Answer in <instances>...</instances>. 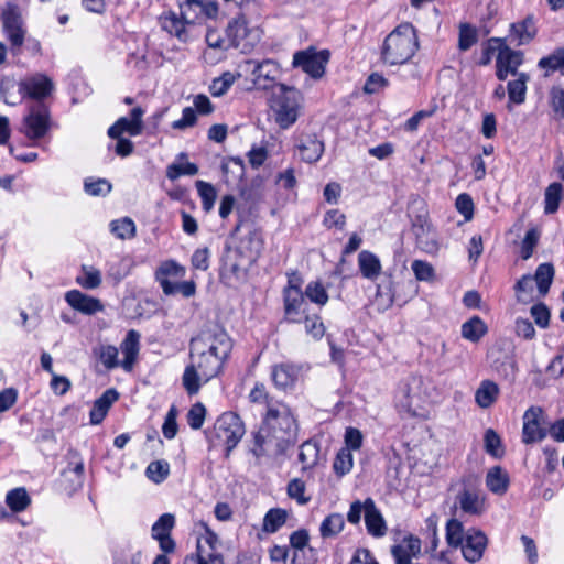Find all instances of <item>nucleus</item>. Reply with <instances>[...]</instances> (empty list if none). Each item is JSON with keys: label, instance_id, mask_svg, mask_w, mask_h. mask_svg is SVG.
<instances>
[{"label": "nucleus", "instance_id": "c03bdc74", "mask_svg": "<svg viewBox=\"0 0 564 564\" xmlns=\"http://www.w3.org/2000/svg\"><path fill=\"white\" fill-rule=\"evenodd\" d=\"M466 539V532L463 523L457 519H451L446 523V541L449 546L458 547L463 545Z\"/></svg>", "mask_w": 564, "mask_h": 564}, {"label": "nucleus", "instance_id": "774afa93", "mask_svg": "<svg viewBox=\"0 0 564 564\" xmlns=\"http://www.w3.org/2000/svg\"><path fill=\"white\" fill-rule=\"evenodd\" d=\"M456 208L464 216L465 220H470L474 215V203L470 195L463 193L456 198Z\"/></svg>", "mask_w": 564, "mask_h": 564}, {"label": "nucleus", "instance_id": "69168bd1", "mask_svg": "<svg viewBox=\"0 0 564 564\" xmlns=\"http://www.w3.org/2000/svg\"><path fill=\"white\" fill-rule=\"evenodd\" d=\"M531 315L535 324L541 328H546L550 324V311L543 303L534 304L531 310Z\"/></svg>", "mask_w": 564, "mask_h": 564}, {"label": "nucleus", "instance_id": "1a4fd4ad", "mask_svg": "<svg viewBox=\"0 0 564 564\" xmlns=\"http://www.w3.org/2000/svg\"><path fill=\"white\" fill-rule=\"evenodd\" d=\"M425 401L426 387L423 377L412 375L400 383L397 403L410 416L421 415Z\"/></svg>", "mask_w": 564, "mask_h": 564}, {"label": "nucleus", "instance_id": "f3484780", "mask_svg": "<svg viewBox=\"0 0 564 564\" xmlns=\"http://www.w3.org/2000/svg\"><path fill=\"white\" fill-rule=\"evenodd\" d=\"M144 110L141 107H134L130 111V117L119 118L109 129V138H118L123 133H128L132 137L139 135L143 130V117Z\"/></svg>", "mask_w": 564, "mask_h": 564}, {"label": "nucleus", "instance_id": "2eb2a0df", "mask_svg": "<svg viewBox=\"0 0 564 564\" xmlns=\"http://www.w3.org/2000/svg\"><path fill=\"white\" fill-rule=\"evenodd\" d=\"M23 126V132L29 139L43 138L51 126L48 107L43 102L33 105L29 115L24 118Z\"/></svg>", "mask_w": 564, "mask_h": 564}, {"label": "nucleus", "instance_id": "dca6fc26", "mask_svg": "<svg viewBox=\"0 0 564 564\" xmlns=\"http://www.w3.org/2000/svg\"><path fill=\"white\" fill-rule=\"evenodd\" d=\"M523 63V53L510 48L506 43L499 46L496 58V76L499 80H505L509 75L520 74L518 67Z\"/></svg>", "mask_w": 564, "mask_h": 564}, {"label": "nucleus", "instance_id": "5fc2aeb1", "mask_svg": "<svg viewBox=\"0 0 564 564\" xmlns=\"http://www.w3.org/2000/svg\"><path fill=\"white\" fill-rule=\"evenodd\" d=\"M485 449L492 457L500 458L503 456V447L500 436L492 430L488 429L484 436Z\"/></svg>", "mask_w": 564, "mask_h": 564}, {"label": "nucleus", "instance_id": "79ce46f5", "mask_svg": "<svg viewBox=\"0 0 564 564\" xmlns=\"http://www.w3.org/2000/svg\"><path fill=\"white\" fill-rule=\"evenodd\" d=\"M518 302L529 303L534 300V280L532 275L525 274L514 285Z\"/></svg>", "mask_w": 564, "mask_h": 564}, {"label": "nucleus", "instance_id": "4c0bfd02", "mask_svg": "<svg viewBox=\"0 0 564 564\" xmlns=\"http://www.w3.org/2000/svg\"><path fill=\"white\" fill-rule=\"evenodd\" d=\"M6 503L12 512H22L31 505V498L23 487L8 491Z\"/></svg>", "mask_w": 564, "mask_h": 564}, {"label": "nucleus", "instance_id": "052dcab7", "mask_svg": "<svg viewBox=\"0 0 564 564\" xmlns=\"http://www.w3.org/2000/svg\"><path fill=\"white\" fill-rule=\"evenodd\" d=\"M540 234L535 228L529 229L521 243V258L528 260L538 245Z\"/></svg>", "mask_w": 564, "mask_h": 564}, {"label": "nucleus", "instance_id": "f8f14e48", "mask_svg": "<svg viewBox=\"0 0 564 564\" xmlns=\"http://www.w3.org/2000/svg\"><path fill=\"white\" fill-rule=\"evenodd\" d=\"M254 259L246 257L239 248L227 247L221 258L220 278L226 283L245 280Z\"/></svg>", "mask_w": 564, "mask_h": 564}, {"label": "nucleus", "instance_id": "5701e85b", "mask_svg": "<svg viewBox=\"0 0 564 564\" xmlns=\"http://www.w3.org/2000/svg\"><path fill=\"white\" fill-rule=\"evenodd\" d=\"M174 516L171 513H163L152 525V538L159 542L160 549L164 553H172L175 550V542L171 538V531L174 528Z\"/></svg>", "mask_w": 564, "mask_h": 564}, {"label": "nucleus", "instance_id": "393cba45", "mask_svg": "<svg viewBox=\"0 0 564 564\" xmlns=\"http://www.w3.org/2000/svg\"><path fill=\"white\" fill-rule=\"evenodd\" d=\"M65 301L74 310L86 315H94L104 311V304L99 299L87 295L78 290L66 292Z\"/></svg>", "mask_w": 564, "mask_h": 564}, {"label": "nucleus", "instance_id": "0e129e2a", "mask_svg": "<svg viewBox=\"0 0 564 564\" xmlns=\"http://www.w3.org/2000/svg\"><path fill=\"white\" fill-rule=\"evenodd\" d=\"M411 268L419 281H431L434 278V268L426 261L414 260Z\"/></svg>", "mask_w": 564, "mask_h": 564}, {"label": "nucleus", "instance_id": "c756f323", "mask_svg": "<svg viewBox=\"0 0 564 564\" xmlns=\"http://www.w3.org/2000/svg\"><path fill=\"white\" fill-rule=\"evenodd\" d=\"M118 398L119 393L116 389L106 390L93 404L89 413L90 423L94 425L100 424Z\"/></svg>", "mask_w": 564, "mask_h": 564}, {"label": "nucleus", "instance_id": "a19ab883", "mask_svg": "<svg viewBox=\"0 0 564 564\" xmlns=\"http://www.w3.org/2000/svg\"><path fill=\"white\" fill-rule=\"evenodd\" d=\"M344 525V517L340 513H332L327 516L321 523V535L324 539L336 536L338 533L341 532Z\"/></svg>", "mask_w": 564, "mask_h": 564}, {"label": "nucleus", "instance_id": "4468645a", "mask_svg": "<svg viewBox=\"0 0 564 564\" xmlns=\"http://www.w3.org/2000/svg\"><path fill=\"white\" fill-rule=\"evenodd\" d=\"M54 90L53 80L42 73L25 76L18 83L19 99L30 98L42 100Z\"/></svg>", "mask_w": 564, "mask_h": 564}, {"label": "nucleus", "instance_id": "680f3d73", "mask_svg": "<svg viewBox=\"0 0 564 564\" xmlns=\"http://www.w3.org/2000/svg\"><path fill=\"white\" fill-rule=\"evenodd\" d=\"M206 408L203 403L197 402L189 409L187 413V423L193 430H198L204 424Z\"/></svg>", "mask_w": 564, "mask_h": 564}, {"label": "nucleus", "instance_id": "a18cd8bd", "mask_svg": "<svg viewBox=\"0 0 564 564\" xmlns=\"http://www.w3.org/2000/svg\"><path fill=\"white\" fill-rule=\"evenodd\" d=\"M76 282L86 290L97 289L101 284V273L94 267L83 265Z\"/></svg>", "mask_w": 564, "mask_h": 564}, {"label": "nucleus", "instance_id": "6e6d98bb", "mask_svg": "<svg viewBox=\"0 0 564 564\" xmlns=\"http://www.w3.org/2000/svg\"><path fill=\"white\" fill-rule=\"evenodd\" d=\"M84 188L91 196H106L110 193L112 185L106 178H87L85 180Z\"/></svg>", "mask_w": 564, "mask_h": 564}, {"label": "nucleus", "instance_id": "8fccbe9b", "mask_svg": "<svg viewBox=\"0 0 564 564\" xmlns=\"http://www.w3.org/2000/svg\"><path fill=\"white\" fill-rule=\"evenodd\" d=\"M478 42V31L469 23L459 25L458 48L463 52L468 51Z\"/></svg>", "mask_w": 564, "mask_h": 564}, {"label": "nucleus", "instance_id": "c85d7f7f", "mask_svg": "<svg viewBox=\"0 0 564 564\" xmlns=\"http://www.w3.org/2000/svg\"><path fill=\"white\" fill-rule=\"evenodd\" d=\"M365 524L367 532L375 538H381L387 533L386 521L372 498H367V513L365 514Z\"/></svg>", "mask_w": 564, "mask_h": 564}, {"label": "nucleus", "instance_id": "7c9ffc66", "mask_svg": "<svg viewBox=\"0 0 564 564\" xmlns=\"http://www.w3.org/2000/svg\"><path fill=\"white\" fill-rule=\"evenodd\" d=\"M500 389L492 380H482L475 392V401L481 409L490 408L498 399Z\"/></svg>", "mask_w": 564, "mask_h": 564}, {"label": "nucleus", "instance_id": "a878e982", "mask_svg": "<svg viewBox=\"0 0 564 564\" xmlns=\"http://www.w3.org/2000/svg\"><path fill=\"white\" fill-rule=\"evenodd\" d=\"M326 58L321 54L308 53L305 51L296 52L293 56V65L301 67L303 72L311 75L313 78H319L325 73Z\"/></svg>", "mask_w": 564, "mask_h": 564}, {"label": "nucleus", "instance_id": "473e14b6", "mask_svg": "<svg viewBox=\"0 0 564 564\" xmlns=\"http://www.w3.org/2000/svg\"><path fill=\"white\" fill-rule=\"evenodd\" d=\"M509 475L500 466L490 468L486 475V486L496 495H505L509 487Z\"/></svg>", "mask_w": 564, "mask_h": 564}, {"label": "nucleus", "instance_id": "3c124183", "mask_svg": "<svg viewBox=\"0 0 564 564\" xmlns=\"http://www.w3.org/2000/svg\"><path fill=\"white\" fill-rule=\"evenodd\" d=\"M241 74L237 76L230 72H225L218 78H215L209 87L210 94L215 97H220L225 95L229 88L234 85L237 77H240Z\"/></svg>", "mask_w": 564, "mask_h": 564}, {"label": "nucleus", "instance_id": "20e7f679", "mask_svg": "<svg viewBox=\"0 0 564 564\" xmlns=\"http://www.w3.org/2000/svg\"><path fill=\"white\" fill-rule=\"evenodd\" d=\"M191 362L185 367L182 383L189 395L198 393L200 380L208 382L216 378L224 368L225 361L205 354L204 351H191Z\"/></svg>", "mask_w": 564, "mask_h": 564}, {"label": "nucleus", "instance_id": "49530a36", "mask_svg": "<svg viewBox=\"0 0 564 564\" xmlns=\"http://www.w3.org/2000/svg\"><path fill=\"white\" fill-rule=\"evenodd\" d=\"M110 231L119 239H131L135 236V225L129 217L116 219L110 223Z\"/></svg>", "mask_w": 564, "mask_h": 564}, {"label": "nucleus", "instance_id": "13d9d810", "mask_svg": "<svg viewBox=\"0 0 564 564\" xmlns=\"http://www.w3.org/2000/svg\"><path fill=\"white\" fill-rule=\"evenodd\" d=\"M304 295L313 303L321 306L325 305L328 301V294L325 288L319 282H310L305 288Z\"/></svg>", "mask_w": 564, "mask_h": 564}, {"label": "nucleus", "instance_id": "7ed1b4c3", "mask_svg": "<svg viewBox=\"0 0 564 564\" xmlns=\"http://www.w3.org/2000/svg\"><path fill=\"white\" fill-rule=\"evenodd\" d=\"M270 116L281 129H289L300 117L303 96L300 90L276 84L269 99Z\"/></svg>", "mask_w": 564, "mask_h": 564}, {"label": "nucleus", "instance_id": "cd10ccee", "mask_svg": "<svg viewBox=\"0 0 564 564\" xmlns=\"http://www.w3.org/2000/svg\"><path fill=\"white\" fill-rule=\"evenodd\" d=\"M120 349L123 354L121 367L124 371L130 372L133 369L139 355L140 334L134 329H130L127 333L126 338L122 340Z\"/></svg>", "mask_w": 564, "mask_h": 564}, {"label": "nucleus", "instance_id": "de8ad7c7", "mask_svg": "<svg viewBox=\"0 0 564 564\" xmlns=\"http://www.w3.org/2000/svg\"><path fill=\"white\" fill-rule=\"evenodd\" d=\"M562 184L557 182H554L546 187L544 195L545 214H553L558 209V205L562 199Z\"/></svg>", "mask_w": 564, "mask_h": 564}, {"label": "nucleus", "instance_id": "ea45409f", "mask_svg": "<svg viewBox=\"0 0 564 564\" xmlns=\"http://www.w3.org/2000/svg\"><path fill=\"white\" fill-rule=\"evenodd\" d=\"M319 447L317 443L306 441L300 446L299 462L302 464V469L306 470L315 466L318 462Z\"/></svg>", "mask_w": 564, "mask_h": 564}, {"label": "nucleus", "instance_id": "58836bf2", "mask_svg": "<svg viewBox=\"0 0 564 564\" xmlns=\"http://www.w3.org/2000/svg\"><path fill=\"white\" fill-rule=\"evenodd\" d=\"M288 512L281 508L270 509L262 523V530L267 533H275L286 522Z\"/></svg>", "mask_w": 564, "mask_h": 564}, {"label": "nucleus", "instance_id": "b1692460", "mask_svg": "<svg viewBox=\"0 0 564 564\" xmlns=\"http://www.w3.org/2000/svg\"><path fill=\"white\" fill-rule=\"evenodd\" d=\"M302 372V366L294 362H281L272 366L271 378L278 389L292 388Z\"/></svg>", "mask_w": 564, "mask_h": 564}, {"label": "nucleus", "instance_id": "72a5a7b5", "mask_svg": "<svg viewBox=\"0 0 564 564\" xmlns=\"http://www.w3.org/2000/svg\"><path fill=\"white\" fill-rule=\"evenodd\" d=\"M488 332V327L479 316H473L462 325V337L470 343H478Z\"/></svg>", "mask_w": 564, "mask_h": 564}, {"label": "nucleus", "instance_id": "ddd939ff", "mask_svg": "<svg viewBox=\"0 0 564 564\" xmlns=\"http://www.w3.org/2000/svg\"><path fill=\"white\" fill-rule=\"evenodd\" d=\"M230 45L240 50L241 53H250L260 41V33L257 29H249L245 15H239L229 22L226 29Z\"/></svg>", "mask_w": 564, "mask_h": 564}, {"label": "nucleus", "instance_id": "bb28decb", "mask_svg": "<svg viewBox=\"0 0 564 564\" xmlns=\"http://www.w3.org/2000/svg\"><path fill=\"white\" fill-rule=\"evenodd\" d=\"M538 34L536 21L533 14L510 24L509 36L516 40L517 45L529 44Z\"/></svg>", "mask_w": 564, "mask_h": 564}, {"label": "nucleus", "instance_id": "9d476101", "mask_svg": "<svg viewBox=\"0 0 564 564\" xmlns=\"http://www.w3.org/2000/svg\"><path fill=\"white\" fill-rule=\"evenodd\" d=\"M0 20L3 33L10 42L11 51L14 54L19 53L25 37V29L19 6L13 2H7L1 8Z\"/></svg>", "mask_w": 564, "mask_h": 564}, {"label": "nucleus", "instance_id": "2f4dec72", "mask_svg": "<svg viewBox=\"0 0 564 564\" xmlns=\"http://www.w3.org/2000/svg\"><path fill=\"white\" fill-rule=\"evenodd\" d=\"M358 267L364 278L376 280L381 273V262L379 258L368 250H362L358 254Z\"/></svg>", "mask_w": 564, "mask_h": 564}, {"label": "nucleus", "instance_id": "37998d69", "mask_svg": "<svg viewBox=\"0 0 564 564\" xmlns=\"http://www.w3.org/2000/svg\"><path fill=\"white\" fill-rule=\"evenodd\" d=\"M538 66L547 72H560L564 75V47H557L552 54L542 57Z\"/></svg>", "mask_w": 564, "mask_h": 564}, {"label": "nucleus", "instance_id": "4be33fe9", "mask_svg": "<svg viewBox=\"0 0 564 564\" xmlns=\"http://www.w3.org/2000/svg\"><path fill=\"white\" fill-rule=\"evenodd\" d=\"M295 149L302 161L315 163L324 153V142L315 133H301L295 139Z\"/></svg>", "mask_w": 564, "mask_h": 564}, {"label": "nucleus", "instance_id": "6e6552de", "mask_svg": "<svg viewBox=\"0 0 564 564\" xmlns=\"http://www.w3.org/2000/svg\"><path fill=\"white\" fill-rule=\"evenodd\" d=\"M245 433L246 427L241 417L235 412H225L216 420L209 441L214 446L224 445L228 456Z\"/></svg>", "mask_w": 564, "mask_h": 564}, {"label": "nucleus", "instance_id": "e433bc0d", "mask_svg": "<svg viewBox=\"0 0 564 564\" xmlns=\"http://www.w3.org/2000/svg\"><path fill=\"white\" fill-rule=\"evenodd\" d=\"M527 73H520L517 78L508 82L507 90L510 102L521 105L525 101L527 83L529 82Z\"/></svg>", "mask_w": 564, "mask_h": 564}, {"label": "nucleus", "instance_id": "f704fd0d", "mask_svg": "<svg viewBox=\"0 0 564 564\" xmlns=\"http://www.w3.org/2000/svg\"><path fill=\"white\" fill-rule=\"evenodd\" d=\"M119 350L112 345H98L93 348V356L100 361L107 370L121 367V361L118 359Z\"/></svg>", "mask_w": 564, "mask_h": 564}, {"label": "nucleus", "instance_id": "412c9836", "mask_svg": "<svg viewBox=\"0 0 564 564\" xmlns=\"http://www.w3.org/2000/svg\"><path fill=\"white\" fill-rule=\"evenodd\" d=\"M186 270L175 260L163 261L155 271V280L160 283L164 294L177 293V284L170 281V278H183Z\"/></svg>", "mask_w": 564, "mask_h": 564}, {"label": "nucleus", "instance_id": "6ab92c4d", "mask_svg": "<svg viewBox=\"0 0 564 564\" xmlns=\"http://www.w3.org/2000/svg\"><path fill=\"white\" fill-rule=\"evenodd\" d=\"M543 410L540 406H531L523 414L522 442L532 444L542 441L546 436V431L541 427L540 420Z\"/></svg>", "mask_w": 564, "mask_h": 564}, {"label": "nucleus", "instance_id": "4d7b16f0", "mask_svg": "<svg viewBox=\"0 0 564 564\" xmlns=\"http://www.w3.org/2000/svg\"><path fill=\"white\" fill-rule=\"evenodd\" d=\"M333 468L334 471L339 476H344L349 473L352 468L351 452L347 448H341L335 457Z\"/></svg>", "mask_w": 564, "mask_h": 564}, {"label": "nucleus", "instance_id": "09e8293b", "mask_svg": "<svg viewBox=\"0 0 564 564\" xmlns=\"http://www.w3.org/2000/svg\"><path fill=\"white\" fill-rule=\"evenodd\" d=\"M195 186L202 199L203 209L207 213L210 212L214 208L217 198L215 187L210 183L200 180L196 181Z\"/></svg>", "mask_w": 564, "mask_h": 564}, {"label": "nucleus", "instance_id": "864d4df0", "mask_svg": "<svg viewBox=\"0 0 564 564\" xmlns=\"http://www.w3.org/2000/svg\"><path fill=\"white\" fill-rule=\"evenodd\" d=\"M145 474L153 482L161 484L170 474V465L165 460L151 462L147 467Z\"/></svg>", "mask_w": 564, "mask_h": 564}, {"label": "nucleus", "instance_id": "c9c22d12", "mask_svg": "<svg viewBox=\"0 0 564 564\" xmlns=\"http://www.w3.org/2000/svg\"><path fill=\"white\" fill-rule=\"evenodd\" d=\"M554 267L552 263H541L536 270L534 275H532L540 296H545L549 293L550 286L554 279Z\"/></svg>", "mask_w": 564, "mask_h": 564}, {"label": "nucleus", "instance_id": "39448f33", "mask_svg": "<svg viewBox=\"0 0 564 564\" xmlns=\"http://www.w3.org/2000/svg\"><path fill=\"white\" fill-rule=\"evenodd\" d=\"M232 346V340L227 332L217 325L206 327L189 343L191 351H204L225 362L230 356Z\"/></svg>", "mask_w": 564, "mask_h": 564}, {"label": "nucleus", "instance_id": "603ef678", "mask_svg": "<svg viewBox=\"0 0 564 564\" xmlns=\"http://www.w3.org/2000/svg\"><path fill=\"white\" fill-rule=\"evenodd\" d=\"M198 173V166L195 163H177L173 162L166 167V177L175 181L183 175L194 176Z\"/></svg>", "mask_w": 564, "mask_h": 564}, {"label": "nucleus", "instance_id": "9b49d317", "mask_svg": "<svg viewBox=\"0 0 564 564\" xmlns=\"http://www.w3.org/2000/svg\"><path fill=\"white\" fill-rule=\"evenodd\" d=\"M239 69L245 74H251L254 86L259 89H274L275 82L280 77L281 68L273 59H246L239 64Z\"/></svg>", "mask_w": 564, "mask_h": 564}, {"label": "nucleus", "instance_id": "f03ea898", "mask_svg": "<svg viewBox=\"0 0 564 564\" xmlns=\"http://www.w3.org/2000/svg\"><path fill=\"white\" fill-rule=\"evenodd\" d=\"M419 50L415 28L411 23H401L383 41L381 59L394 66L408 63Z\"/></svg>", "mask_w": 564, "mask_h": 564}, {"label": "nucleus", "instance_id": "a211bd4d", "mask_svg": "<svg viewBox=\"0 0 564 564\" xmlns=\"http://www.w3.org/2000/svg\"><path fill=\"white\" fill-rule=\"evenodd\" d=\"M284 311L285 315L292 322H300L301 316L306 313L305 295L299 288L293 285V280H289L284 289Z\"/></svg>", "mask_w": 564, "mask_h": 564}, {"label": "nucleus", "instance_id": "aec40b11", "mask_svg": "<svg viewBox=\"0 0 564 564\" xmlns=\"http://www.w3.org/2000/svg\"><path fill=\"white\" fill-rule=\"evenodd\" d=\"M487 543L488 539L481 530L470 529L466 532V539L459 547L467 562L477 563L481 560Z\"/></svg>", "mask_w": 564, "mask_h": 564}, {"label": "nucleus", "instance_id": "f257e3e1", "mask_svg": "<svg viewBox=\"0 0 564 564\" xmlns=\"http://www.w3.org/2000/svg\"><path fill=\"white\" fill-rule=\"evenodd\" d=\"M251 436L249 448L253 456L276 457L296 443L297 423L288 405H269L260 427Z\"/></svg>", "mask_w": 564, "mask_h": 564}, {"label": "nucleus", "instance_id": "423d86ee", "mask_svg": "<svg viewBox=\"0 0 564 564\" xmlns=\"http://www.w3.org/2000/svg\"><path fill=\"white\" fill-rule=\"evenodd\" d=\"M180 17L174 12H169L161 18L162 29L178 40L185 42L187 33L185 25L202 21L203 1L200 0H178Z\"/></svg>", "mask_w": 564, "mask_h": 564}, {"label": "nucleus", "instance_id": "0eeeda50", "mask_svg": "<svg viewBox=\"0 0 564 564\" xmlns=\"http://www.w3.org/2000/svg\"><path fill=\"white\" fill-rule=\"evenodd\" d=\"M455 502L462 512L479 517L486 511V495L481 489L479 476L469 473L462 476Z\"/></svg>", "mask_w": 564, "mask_h": 564}, {"label": "nucleus", "instance_id": "e2e57ef3", "mask_svg": "<svg viewBox=\"0 0 564 564\" xmlns=\"http://www.w3.org/2000/svg\"><path fill=\"white\" fill-rule=\"evenodd\" d=\"M305 484L303 480L295 478L288 484V495L290 498L295 499L300 505H306L310 497L304 495Z\"/></svg>", "mask_w": 564, "mask_h": 564}, {"label": "nucleus", "instance_id": "338daca9", "mask_svg": "<svg viewBox=\"0 0 564 564\" xmlns=\"http://www.w3.org/2000/svg\"><path fill=\"white\" fill-rule=\"evenodd\" d=\"M323 225L327 228L343 229L346 225V216L338 209H329L324 215Z\"/></svg>", "mask_w": 564, "mask_h": 564}, {"label": "nucleus", "instance_id": "bf43d9fd", "mask_svg": "<svg viewBox=\"0 0 564 564\" xmlns=\"http://www.w3.org/2000/svg\"><path fill=\"white\" fill-rule=\"evenodd\" d=\"M185 562H193L197 564H223V556L218 552L212 551L206 552L204 546L198 543L197 545V558L187 557Z\"/></svg>", "mask_w": 564, "mask_h": 564}]
</instances>
